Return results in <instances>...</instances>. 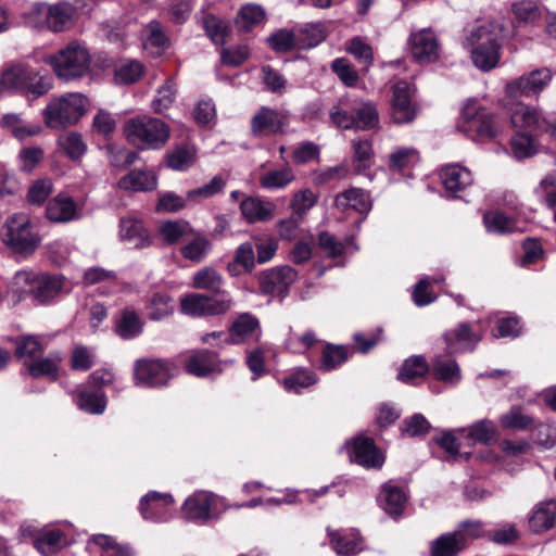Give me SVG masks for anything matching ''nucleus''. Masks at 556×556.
<instances>
[{"label":"nucleus","mask_w":556,"mask_h":556,"mask_svg":"<svg viewBox=\"0 0 556 556\" xmlns=\"http://www.w3.org/2000/svg\"><path fill=\"white\" fill-rule=\"evenodd\" d=\"M45 62L53 70H88L91 63L94 67L101 70L110 67L114 70H143V65L136 60H127L119 65L114 64L113 60L104 53H99L92 60L88 49L78 41H71L59 52L46 55Z\"/></svg>","instance_id":"obj_1"},{"label":"nucleus","mask_w":556,"mask_h":556,"mask_svg":"<svg viewBox=\"0 0 556 556\" xmlns=\"http://www.w3.org/2000/svg\"><path fill=\"white\" fill-rule=\"evenodd\" d=\"M503 33V25L498 22H484L473 26L467 38L471 47L472 63L479 70H493L500 61L498 37Z\"/></svg>","instance_id":"obj_2"},{"label":"nucleus","mask_w":556,"mask_h":556,"mask_svg":"<svg viewBox=\"0 0 556 556\" xmlns=\"http://www.w3.org/2000/svg\"><path fill=\"white\" fill-rule=\"evenodd\" d=\"M14 285L24 288L27 295L37 305H49L70 292L63 275L22 270L14 276Z\"/></svg>","instance_id":"obj_3"},{"label":"nucleus","mask_w":556,"mask_h":556,"mask_svg":"<svg viewBox=\"0 0 556 556\" xmlns=\"http://www.w3.org/2000/svg\"><path fill=\"white\" fill-rule=\"evenodd\" d=\"M123 132L129 143L141 150H160L170 137L169 126L162 119L150 116L128 119Z\"/></svg>","instance_id":"obj_4"},{"label":"nucleus","mask_w":556,"mask_h":556,"mask_svg":"<svg viewBox=\"0 0 556 556\" xmlns=\"http://www.w3.org/2000/svg\"><path fill=\"white\" fill-rule=\"evenodd\" d=\"M88 99L79 92L52 98L42 112L47 127L63 129L77 124L87 113Z\"/></svg>","instance_id":"obj_5"},{"label":"nucleus","mask_w":556,"mask_h":556,"mask_svg":"<svg viewBox=\"0 0 556 556\" xmlns=\"http://www.w3.org/2000/svg\"><path fill=\"white\" fill-rule=\"evenodd\" d=\"M1 238L8 248L21 255L33 254L41 241L29 217L23 213L7 218L1 229Z\"/></svg>","instance_id":"obj_6"},{"label":"nucleus","mask_w":556,"mask_h":556,"mask_svg":"<svg viewBox=\"0 0 556 556\" xmlns=\"http://www.w3.org/2000/svg\"><path fill=\"white\" fill-rule=\"evenodd\" d=\"M76 8L67 2L54 4L36 3L28 15V24L37 28H47L54 33L66 30L74 21Z\"/></svg>","instance_id":"obj_7"},{"label":"nucleus","mask_w":556,"mask_h":556,"mask_svg":"<svg viewBox=\"0 0 556 556\" xmlns=\"http://www.w3.org/2000/svg\"><path fill=\"white\" fill-rule=\"evenodd\" d=\"M50 75H39V72H2L0 90L13 91L33 101L46 94L52 88Z\"/></svg>","instance_id":"obj_8"},{"label":"nucleus","mask_w":556,"mask_h":556,"mask_svg":"<svg viewBox=\"0 0 556 556\" xmlns=\"http://www.w3.org/2000/svg\"><path fill=\"white\" fill-rule=\"evenodd\" d=\"M226 510L224 500L208 491H197L182 505L184 517L200 525L218 519Z\"/></svg>","instance_id":"obj_9"},{"label":"nucleus","mask_w":556,"mask_h":556,"mask_svg":"<svg viewBox=\"0 0 556 556\" xmlns=\"http://www.w3.org/2000/svg\"><path fill=\"white\" fill-rule=\"evenodd\" d=\"M458 128L472 138H494L500 132L496 117L475 102L467 103L462 113Z\"/></svg>","instance_id":"obj_10"},{"label":"nucleus","mask_w":556,"mask_h":556,"mask_svg":"<svg viewBox=\"0 0 556 556\" xmlns=\"http://www.w3.org/2000/svg\"><path fill=\"white\" fill-rule=\"evenodd\" d=\"M289 122V112L264 105L251 118V132L258 138L283 134Z\"/></svg>","instance_id":"obj_11"},{"label":"nucleus","mask_w":556,"mask_h":556,"mask_svg":"<svg viewBox=\"0 0 556 556\" xmlns=\"http://www.w3.org/2000/svg\"><path fill=\"white\" fill-rule=\"evenodd\" d=\"M232 304L231 296L215 299L199 293L188 294L180 300L181 312L193 317L225 314L231 308Z\"/></svg>","instance_id":"obj_12"},{"label":"nucleus","mask_w":556,"mask_h":556,"mask_svg":"<svg viewBox=\"0 0 556 556\" xmlns=\"http://www.w3.org/2000/svg\"><path fill=\"white\" fill-rule=\"evenodd\" d=\"M331 123L342 129H368L378 121L376 110L368 103H362L349 113L340 105H334L330 111Z\"/></svg>","instance_id":"obj_13"},{"label":"nucleus","mask_w":556,"mask_h":556,"mask_svg":"<svg viewBox=\"0 0 556 556\" xmlns=\"http://www.w3.org/2000/svg\"><path fill=\"white\" fill-rule=\"evenodd\" d=\"M134 376L136 386L162 387L173 377V367L162 359H139L135 364Z\"/></svg>","instance_id":"obj_14"},{"label":"nucleus","mask_w":556,"mask_h":556,"mask_svg":"<svg viewBox=\"0 0 556 556\" xmlns=\"http://www.w3.org/2000/svg\"><path fill=\"white\" fill-rule=\"evenodd\" d=\"M296 279L298 271L289 265H283L263 271L258 283L263 294L285 298Z\"/></svg>","instance_id":"obj_15"},{"label":"nucleus","mask_w":556,"mask_h":556,"mask_svg":"<svg viewBox=\"0 0 556 556\" xmlns=\"http://www.w3.org/2000/svg\"><path fill=\"white\" fill-rule=\"evenodd\" d=\"M414 92V87L407 81H399L393 86L391 118L395 124H408L416 118L418 108L412 101Z\"/></svg>","instance_id":"obj_16"},{"label":"nucleus","mask_w":556,"mask_h":556,"mask_svg":"<svg viewBox=\"0 0 556 556\" xmlns=\"http://www.w3.org/2000/svg\"><path fill=\"white\" fill-rule=\"evenodd\" d=\"M342 448L346 450L351 463H355L366 469L380 466L379 450L372 438L358 434L346 440Z\"/></svg>","instance_id":"obj_17"},{"label":"nucleus","mask_w":556,"mask_h":556,"mask_svg":"<svg viewBox=\"0 0 556 556\" xmlns=\"http://www.w3.org/2000/svg\"><path fill=\"white\" fill-rule=\"evenodd\" d=\"M409 41L412 55L419 65L425 66L439 59L441 46L431 28H422L412 33Z\"/></svg>","instance_id":"obj_18"},{"label":"nucleus","mask_w":556,"mask_h":556,"mask_svg":"<svg viewBox=\"0 0 556 556\" xmlns=\"http://www.w3.org/2000/svg\"><path fill=\"white\" fill-rule=\"evenodd\" d=\"M262 337L261 323L251 313H240L235 317L228 328V337H225L226 344H244L251 341H258Z\"/></svg>","instance_id":"obj_19"},{"label":"nucleus","mask_w":556,"mask_h":556,"mask_svg":"<svg viewBox=\"0 0 556 556\" xmlns=\"http://www.w3.org/2000/svg\"><path fill=\"white\" fill-rule=\"evenodd\" d=\"M173 506L172 494L151 491L141 498L139 510L146 520L166 522L173 516Z\"/></svg>","instance_id":"obj_20"},{"label":"nucleus","mask_w":556,"mask_h":556,"mask_svg":"<svg viewBox=\"0 0 556 556\" xmlns=\"http://www.w3.org/2000/svg\"><path fill=\"white\" fill-rule=\"evenodd\" d=\"M448 354L473 351L481 341V336L477 333L470 324L459 323L455 328L443 334Z\"/></svg>","instance_id":"obj_21"},{"label":"nucleus","mask_w":556,"mask_h":556,"mask_svg":"<svg viewBox=\"0 0 556 556\" xmlns=\"http://www.w3.org/2000/svg\"><path fill=\"white\" fill-rule=\"evenodd\" d=\"M514 127L533 128L545 131L556 138V121L548 122L540 113L522 103H518L510 115Z\"/></svg>","instance_id":"obj_22"},{"label":"nucleus","mask_w":556,"mask_h":556,"mask_svg":"<svg viewBox=\"0 0 556 556\" xmlns=\"http://www.w3.org/2000/svg\"><path fill=\"white\" fill-rule=\"evenodd\" d=\"M408 500L409 494L405 486L393 481L384 483V514L392 520L397 521L404 516Z\"/></svg>","instance_id":"obj_23"},{"label":"nucleus","mask_w":556,"mask_h":556,"mask_svg":"<svg viewBox=\"0 0 556 556\" xmlns=\"http://www.w3.org/2000/svg\"><path fill=\"white\" fill-rule=\"evenodd\" d=\"M327 534L338 555L351 556L363 549V539L355 529L339 531L328 527Z\"/></svg>","instance_id":"obj_24"},{"label":"nucleus","mask_w":556,"mask_h":556,"mask_svg":"<svg viewBox=\"0 0 556 556\" xmlns=\"http://www.w3.org/2000/svg\"><path fill=\"white\" fill-rule=\"evenodd\" d=\"M440 178L445 190L456 197L472 184L471 172L459 164H448L440 169Z\"/></svg>","instance_id":"obj_25"},{"label":"nucleus","mask_w":556,"mask_h":556,"mask_svg":"<svg viewBox=\"0 0 556 556\" xmlns=\"http://www.w3.org/2000/svg\"><path fill=\"white\" fill-rule=\"evenodd\" d=\"M542 72H529L522 75L517 81L507 84L506 90L510 98H517L519 94H536L549 83L552 76H541Z\"/></svg>","instance_id":"obj_26"},{"label":"nucleus","mask_w":556,"mask_h":556,"mask_svg":"<svg viewBox=\"0 0 556 556\" xmlns=\"http://www.w3.org/2000/svg\"><path fill=\"white\" fill-rule=\"evenodd\" d=\"M119 237L130 247L139 249L151 243L148 230L142 220L134 216H125L119 220Z\"/></svg>","instance_id":"obj_27"},{"label":"nucleus","mask_w":556,"mask_h":556,"mask_svg":"<svg viewBox=\"0 0 556 556\" xmlns=\"http://www.w3.org/2000/svg\"><path fill=\"white\" fill-rule=\"evenodd\" d=\"M186 369L195 377H207L220 372V362L215 352L201 350L192 354L186 362Z\"/></svg>","instance_id":"obj_28"},{"label":"nucleus","mask_w":556,"mask_h":556,"mask_svg":"<svg viewBox=\"0 0 556 556\" xmlns=\"http://www.w3.org/2000/svg\"><path fill=\"white\" fill-rule=\"evenodd\" d=\"M46 216L53 223H68L78 217V207L71 197L59 194L48 203Z\"/></svg>","instance_id":"obj_29"},{"label":"nucleus","mask_w":556,"mask_h":556,"mask_svg":"<svg viewBox=\"0 0 556 556\" xmlns=\"http://www.w3.org/2000/svg\"><path fill=\"white\" fill-rule=\"evenodd\" d=\"M170 45L168 36L157 21H151L142 29L143 49L153 56H160Z\"/></svg>","instance_id":"obj_30"},{"label":"nucleus","mask_w":556,"mask_h":556,"mask_svg":"<svg viewBox=\"0 0 556 556\" xmlns=\"http://www.w3.org/2000/svg\"><path fill=\"white\" fill-rule=\"evenodd\" d=\"M465 548L459 532H445L429 543V556H458Z\"/></svg>","instance_id":"obj_31"},{"label":"nucleus","mask_w":556,"mask_h":556,"mask_svg":"<svg viewBox=\"0 0 556 556\" xmlns=\"http://www.w3.org/2000/svg\"><path fill=\"white\" fill-rule=\"evenodd\" d=\"M62 363V355L58 351L50 352L46 357H38L34 362L25 361L27 372L33 378L47 377L51 380H56L59 377V369Z\"/></svg>","instance_id":"obj_32"},{"label":"nucleus","mask_w":556,"mask_h":556,"mask_svg":"<svg viewBox=\"0 0 556 556\" xmlns=\"http://www.w3.org/2000/svg\"><path fill=\"white\" fill-rule=\"evenodd\" d=\"M156 186L157 177L153 170L149 169H134L118 181L121 189L135 192L152 191Z\"/></svg>","instance_id":"obj_33"},{"label":"nucleus","mask_w":556,"mask_h":556,"mask_svg":"<svg viewBox=\"0 0 556 556\" xmlns=\"http://www.w3.org/2000/svg\"><path fill=\"white\" fill-rule=\"evenodd\" d=\"M223 285L224 278L222 274L212 266H205L197 270L191 280V286L194 289L205 290L222 296H230L222 290Z\"/></svg>","instance_id":"obj_34"},{"label":"nucleus","mask_w":556,"mask_h":556,"mask_svg":"<svg viewBox=\"0 0 556 556\" xmlns=\"http://www.w3.org/2000/svg\"><path fill=\"white\" fill-rule=\"evenodd\" d=\"M240 210L249 223H258L273 218L275 205L257 197H248L241 202Z\"/></svg>","instance_id":"obj_35"},{"label":"nucleus","mask_w":556,"mask_h":556,"mask_svg":"<svg viewBox=\"0 0 556 556\" xmlns=\"http://www.w3.org/2000/svg\"><path fill=\"white\" fill-rule=\"evenodd\" d=\"M295 178L293 168L290 165H281L263 172L258 182L263 189L277 190L288 187Z\"/></svg>","instance_id":"obj_36"},{"label":"nucleus","mask_w":556,"mask_h":556,"mask_svg":"<svg viewBox=\"0 0 556 556\" xmlns=\"http://www.w3.org/2000/svg\"><path fill=\"white\" fill-rule=\"evenodd\" d=\"M556 522V501L551 500L538 504L529 519L530 528L534 532H543Z\"/></svg>","instance_id":"obj_37"},{"label":"nucleus","mask_w":556,"mask_h":556,"mask_svg":"<svg viewBox=\"0 0 556 556\" xmlns=\"http://www.w3.org/2000/svg\"><path fill=\"white\" fill-rule=\"evenodd\" d=\"M419 162V153L414 148H396L389 156V169L403 176H410V169Z\"/></svg>","instance_id":"obj_38"},{"label":"nucleus","mask_w":556,"mask_h":556,"mask_svg":"<svg viewBox=\"0 0 556 556\" xmlns=\"http://www.w3.org/2000/svg\"><path fill=\"white\" fill-rule=\"evenodd\" d=\"M336 206L341 211L354 210L359 213H366L370 208L368 195L357 188H351L336 197Z\"/></svg>","instance_id":"obj_39"},{"label":"nucleus","mask_w":556,"mask_h":556,"mask_svg":"<svg viewBox=\"0 0 556 556\" xmlns=\"http://www.w3.org/2000/svg\"><path fill=\"white\" fill-rule=\"evenodd\" d=\"M352 353L353 349H350L346 345L327 343L321 352L319 369L324 371L337 369L349 359Z\"/></svg>","instance_id":"obj_40"},{"label":"nucleus","mask_w":556,"mask_h":556,"mask_svg":"<svg viewBox=\"0 0 556 556\" xmlns=\"http://www.w3.org/2000/svg\"><path fill=\"white\" fill-rule=\"evenodd\" d=\"M11 341L15 345V356L18 359L34 362L43 354V345L37 336H20L11 339Z\"/></svg>","instance_id":"obj_41"},{"label":"nucleus","mask_w":556,"mask_h":556,"mask_svg":"<svg viewBox=\"0 0 556 556\" xmlns=\"http://www.w3.org/2000/svg\"><path fill=\"white\" fill-rule=\"evenodd\" d=\"M143 329V321L138 313L131 308L122 311L121 317L116 323L115 331L124 340L138 337Z\"/></svg>","instance_id":"obj_42"},{"label":"nucleus","mask_w":556,"mask_h":556,"mask_svg":"<svg viewBox=\"0 0 556 556\" xmlns=\"http://www.w3.org/2000/svg\"><path fill=\"white\" fill-rule=\"evenodd\" d=\"M432 375L435 379L451 384H456L462 379L457 362L440 355L432 359Z\"/></svg>","instance_id":"obj_43"},{"label":"nucleus","mask_w":556,"mask_h":556,"mask_svg":"<svg viewBox=\"0 0 556 556\" xmlns=\"http://www.w3.org/2000/svg\"><path fill=\"white\" fill-rule=\"evenodd\" d=\"M265 18L264 9L254 3L242 5L236 16V25L242 31H249Z\"/></svg>","instance_id":"obj_44"},{"label":"nucleus","mask_w":556,"mask_h":556,"mask_svg":"<svg viewBox=\"0 0 556 556\" xmlns=\"http://www.w3.org/2000/svg\"><path fill=\"white\" fill-rule=\"evenodd\" d=\"M266 42L271 50L278 53H286L295 48H300L299 37L289 29L280 28L271 33Z\"/></svg>","instance_id":"obj_45"},{"label":"nucleus","mask_w":556,"mask_h":556,"mask_svg":"<svg viewBox=\"0 0 556 556\" xmlns=\"http://www.w3.org/2000/svg\"><path fill=\"white\" fill-rule=\"evenodd\" d=\"M64 545V534L60 530H46L34 539L35 548L43 555L54 554Z\"/></svg>","instance_id":"obj_46"},{"label":"nucleus","mask_w":556,"mask_h":556,"mask_svg":"<svg viewBox=\"0 0 556 556\" xmlns=\"http://www.w3.org/2000/svg\"><path fill=\"white\" fill-rule=\"evenodd\" d=\"M190 241L180 249L181 255L192 262L199 263L207 255L211 243L207 238L200 233H192Z\"/></svg>","instance_id":"obj_47"},{"label":"nucleus","mask_w":556,"mask_h":556,"mask_svg":"<svg viewBox=\"0 0 556 556\" xmlns=\"http://www.w3.org/2000/svg\"><path fill=\"white\" fill-rule=\"evenodd\" d=\"M511 12L520 24H534L542 17V10L534 0H520L511 4Z\"/></svg>","instance_id":"obj_48"},{"label":"nucleus","mask_w":556,"mask_h":556,"mask_svg":"<svg viewBox=\"0 0 556 556\" xmlns=\"http://www.w3.org/2000/svg\"><path fill=\"white\" fill-rule=\"evenodd\" d=\"M76 404L86 413L102 414L106 406V400L101 390H83L77 396Z\"/></svg>","instance_id":"obj_49"},{"label":"nucleus","mask_w":556,"mask_h":556,"mask_svg":"<svg viewBox=\"0 0 556 556\" xmlns=\"http://www.w3.org/2000/svg\"><path fill=\"white\" fill-rule=\"evenodd\" d=\"M428 371L429 365L424 356H412L404 362L399 379L414 383L416 379L424 378Z\"/></svg>","instance_id":"obj_50"},{"label":"nucleus","mask_w":556,"mask_h":556,"mask_svg":"<svg viewBox=\"0 0 556 556\" xmlns=\"http://www.w3.org/2000/svg\"><path fill=\"white\" fill-rule=\"evenodd\" d=\"M195 160V151L187 146H179L166 154V164L174 170H187Z\"/></svg>","instance_id":"obj_51"},{"label":"nucleus","mask_w":556,"mask_h":556,"mask_svg":"<svg viewBox=\"0 0 556 556\" xmlns=\"http://www.w3.org/2000/svg\"><path fill=\"white\" fill-rule=\"evenodd\" d=\"M161 235L168 244H174L181 239H188L192 236L193 229L185 220L166 222L161 226Z\"/></svg>","instance_id":"obj_52"},{"label":"nucleus","mask_w":556,"mask_h":556,"mask_svg":"<svg viewBox=\"0 0 556 556\" xmlns=\"http://www.w3.org/2000/svg\"><path fill=\"white\" fill-rule=\"evenodd\" d=\"M484 225L490 232L508 233L517 230L516 222L502 212H488L483 216Z\"/></svg>","instance_id":"obj_53"},{"label":"nucleus","mask_w":556,"mask_h":556,"mask_svg":"<svg viewBox=\"0 0 556 556\" xmlns=\"http://www.w3.org/2000/svg\"><path fill=\"white\" fill-rule=\"evenodd\" d=\"M534 424V418L523 414L519 406L511 407L501 417L502 427L513 430H528L531 429Z\"/></svg>","instance_id":"obj_54"},{"label":"nucleus","mask_w":556,"mask_h":556,"mask_svg":"<svg viewBox=\"0 0 556 556\" xmlns=\"http://www.w3.org/2000/svg\"><path fill=\"white\" fill-rule=\"evenodd\" d=\"M462 432H467L466 437L472 440L476 443L488 444L493 440L496 434V428L493 421L489 419H482L473 425H471L468 429H462Z\"/></svg>","instance_id":"obj_55"},{"label":"nucleus","mask_w":556,"mask_h":556,"mask_svg":"<svg viewBox=\"0 0 556 556\" xmlns=\"http://www.w3.org/2000/svg\"><path fill=\"white\" fill-rule=\"evenodd\" d=\"M148 316L151 320H162L174 312L173 301L165 293H155L148 305Z\"/></svg>","instance_id":"obj_56"},{"label":"nucleus","mask_w":556,"mask_h":556,"mask_svg":"<svg viewBox=\"0 0 556 556\" xmlns=\"http://www.w3.org/2000/svg\"><path fill=\"white\" fill-rule=\"evenodd\" d=\"M59 144L65 154L73 161L79 160L87 151V144L85 143L83 136L78 132H68L61 136Z\"/></svg>","instance_id":"obj_57"},{"label":"nucleus","mask_w":556,"mask_h":556,"mask_svg":"<svg viewBox=\"0 0 556 556\" xmlns=\"http://www.w3.org/2000/svg\"><path fill=\"white\" fill-rule=\"evenodd\" d=\"M2 125L11 129L14 137H16L20 140H23L27 137L36 136L41 131V126L39 125H22V119L20 115L15 113L5 114L2 117Z\"/></svg>","instance_id":"obj_58"},{"label":"nucleus","mask_w":556,"mask_h":556,"mask_svg":"<svg viewBox=\"0 0 556 556\" xmlns=\"http://www.w3.org/2000/svg\"><path fill=\"white\" fill-rule=\"evenodd\" d=\"M203 28L206 35L215 45H223L229 31L227 23L212 14H207L202 20Z\"/></svg>","instance_id":"obj_59"},{"label":"nucleus","mask_w":556,"mask_h":556,"mask_svg":"<svg viewBox=\"0 0 556 556\" xmlns=\"http://www.w3.org/2000/svg\"><path fill=\"white\" fill-rule=\"evenodd\" d=\"M317 377L315 372L306 369H299L283 379V387L288 392H300L302 389L315 384Z\"/></svg>","instance_id":"obj_60"},{"label":"nucleus","mask_w":556,"mask_h":556,"mask_svg":"<svg viewBox=\"0 0 556 556\" xmlns=\"http://www.w3.org/2000/svg\"><path fill=\"white\" fill-rule=\"evenodd\" d=\"M441 278L425 277L420 279L414 287L413 301L417 306H426L432 303L437 296L431 289V283L440 282Z\"/></svg>","instance_id":"obj_61"},{"label":"nucleus","mask_w":556,"mask_h":556,"mask_svg":"<svg viewBox=\"0 0 556 556\" xmlns=\"http://www.w3.org/2000/svg\"><path fill=\"white\" fill-rule=\"evenodd\" d=\"M226 182L219 175L214 176L208 184H205L199 188L189 190L187 192V199L190 201H200L208 199L224 190Z\"/></svg>","instance_id":"obj_62"},{"label":"nucleus","mask_w":556,"mask_h":556,"mask_svg":"<svg viewBox=\"0 0 556 556\" xmlns=\"http://www.w3.org/2000/svg\"><path fill=\"white\" fill-rule=\"evenodd\" d=\"M176 84L168 79L159 88L157 97L152 101V109L155 113L162 114L174 102L176 97Z\"/></svg>","instance_id":"obj_63"},{"label":"nucleus","mask_w":556,"mask_h":556,"mask_svg":"<svg viewBox=\"0 0 556 556\" xmlns=\"http://www.w3.org/2000/svg\"><path fill=\"white\" fill-rule=\"evenodd\" d=\"M90 542L103 549L101 556H130L129 549L118 545L112 536L105 534H96Z\"/></svg>","instance_id":"obj_64"}]
</instances>
